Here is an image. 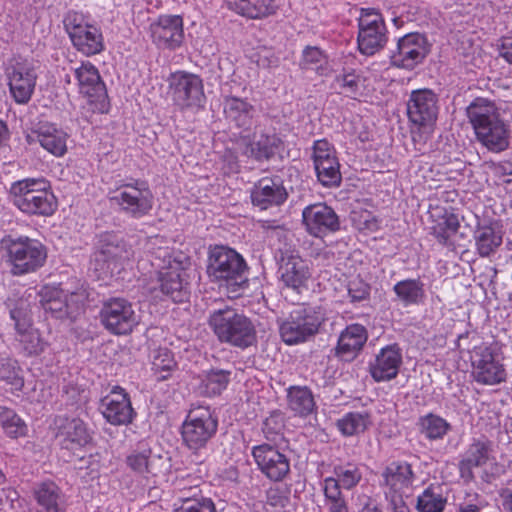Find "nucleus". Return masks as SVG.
Returning <instances> with one entry per match:
<instances>
[{
    "instance_id": "1",
    "label": "nucleus",
    "mask_w": 512,
    "mask_h": 512,
    "mask_svg": "<svg viewBox=\"0 0 512 512\" xmlns=\"http://www.w3.org/2000/svg\"><path fill=\"white\" fill-rule=\"evenodd\" d=\"M477 141L488 151L501 153L510 146L511 130L494 101L478 97L466 108Z\"/></svg>"
},
{
    "instance_id": "2",
    "label": "nucleus",
    "mask_w": 512,
    "mask_h": 512,
    "mask_svg": "<svg viewBox=\"0 0 512 512\" xmlns=\"http://www.w3.org/2000/svg\"><path fill=\"white\" fill-rule=\"evenodd\" d=\"M152 265L158 268L161 291L175 302H182L188 296V274L190 258L181 251L158 248Z\"/></svg>"
},
{
    "instance_id": "3",
    "label": "nucleus",
    "mask_w": 512,
    "mask_h": 512,
    "mask_svg": "<svg viewBox=\"0 0 512 512\" xmlns=\"http://www.w3.org/2000/svg\"><path fill=\"white\" fill-rule=\"evenodd\" d=\"M9 197L22 213L51 216L57 209V200L44 178H25L11 184Z\"/></svg>"
},
{
    "instance_id": "4",
    "label": "nucleus",
    "mask_w": 512,
    "mask_h": 512,
    "mask_svg": "<svg viewBox=\"0 0 512 512\" xmlns=\"http://www.w3.org/2000/svg\"><path fill=\"white\" fill-rule=\"evenodd\" d=\"M0 248L5 252L11 273L16 276L33 273L41 268L47 258L45 246L38 240L27 236H5L0 241Z\"/></svg>"
},
{
    "instance_id": "5",
    "label": "nucleus",
    "mask_w": 512,
    "mask_h": 512,
    "mask_svg": "<svg viewBox=\"0 0 512 512\" xmlns=\"http://www.w3.org/2000/svg\"><path fill=\"white\" fill-rule=\"evenodd\" d=\"M209 324L223 343L247 348L256 341V330L252 321L232 308L214 311L209 317Z\"/></svg>"
},
{
    "instance_id": "6",
    "label": "nucleus",
    "mask_w": 512,
    "mask_h": 512,
    "mask_svg": "<svg viewBox=\"0 0 512 512\" xmlns=\"http://www.w3.org/2000/svg\"><path fill=\"white\" fill-rule=\"evenodd\" d=\"M134 257V251L122 238L113 233L100 236L92 266L98 278L106 279L119 274Z\"/></svg>"
},
{
    "instance_id": "7",
    "label": "nucleus",
    "mask_w": 512,
    "mask_h": 512,
    "mask_svg": "<svg viewBox=\"0 0 512 512\" xmlns=\"http://www.w3.org/2000/svg\"><path fill=\"white\" fill-rule=\"evenodd\" d=\"M245 270V261L235 250L216 246L210 251L207 267L209 277L215 281H224L232 288L231 292H238L246 284Z\"/></svg>"
},
{
    "instance_id": "8",
    "label": "nucleus",
    "mask_w": 512,
    "mask_h": 512,
    "mask_svg": "<svg viewBox=\"0 0 512 512\" xmlns=\"http://www.w3.org/2000/svg\"><path fill=\"white\" fill-rule=\"evenodd\" d=\"M63 22L73 46L81 54L90 57L100 54L105 49L101 29L84 14L69 11Z\"/></svg>"
},
{
    "instance_id": "9",
    "label": "nucleus",
    "mask_w": 512,
    "mask_h": 512,
    "mask_svg": "<svg viewBox=\"0 0 512 512\" xmlns=\"http://www.w3.org/2000/svg\"><path fill=\"white\" fill-rule=\"evenodd\" d=\"M169 94L181 111L203 108L206 96L202 78L187 71H176L168 78Z\"/></svg>"
},
{
    "instance_id": "10",
    "label": "nucleus",
    "mask_w": 512,
    "mask_h": 512,
    "mask_svg": "<svg viewBox=\"0 0 512 512\" xmlns=\"http://www.w3.org/2000/svg\"><path fill=\"white\" fill-rule=\"evenodd\" d=\"M324 321L320 306L301 305L292 310L280 325V335L287 344H297L314 335Z\"/></svg>"
},
{
    "instance_id": "11",
    "label": "nucleus",
    "mask_w": 512,
    "mask_h": 512,
    "mask_svg": "<svg viewBox=\"0 0 512 512\" xmlns=\"http://www.w3.org/2000/svg\"><path fill=\"white\" fill-rule=\"evenodd\" d=\"M218 420L208 406H192L182 424L185 445L194 451L204 448L216 434Z\"/></svg>"
},
{
    "instance_id": "12",
    "label": "nucleus",
    "mask_w": 512,
    "mask_h": 512,
    "mask_svg": "<svg viewBox=\"0 0 512 512\" xmlns=\"http://www.w3.org/2000/svg\"><path fill=\"white\" fill-rule=\"evenodd\" d=\"M126 215L139 219L150 213L154 197L149 184L141 179H130L118 185L111 198Z\"/></svg>"
},
{
    "instance_id": "13",
    "label": "nucleus",
    "mask_w": 512,
    "mask_h": 512,
    "mask_svg": "<svg viewBox=\"0 0 512 512\" xmlns=\"http://www.w3.org/2000/svg\"><path fill=\"white\" fill-rule=\"evenodd\" d=\"M358 49L367 56L374 55L387 43V28L382 15L374 9H362L358 19Z\"/></svg>"
},
{
    "instance_id": "14",
    "label": "nucleus",
    "mask_w": 512,
    "mask_h": 512,
    "mask_svg": "<svg viewBox=\"0 0 512 512\" xmlns=\"http://www.w3.org/2000/svg\"><path fill=\"white\" fill-rule=\"evenodd\" d=\"M439 112L438 97L430 89L411 92L407 102V115L410 122L424 133L430 134L436 123Z\"/></svg>"
},
{
    "instance_id": "15",
    "label": "nucleus",
    "mask_w": 512,
    "mask_h": 512,
    "mask_svg": "<svg viewBox=\"0 0 512 512\" xmlns=\"http://www.w3.org/2000/svg\"><path fill=\"white\" fill-rule=\"evenodd\" d=\"M100 317L103 326L116 335L131 333L139 323V316L132 304L123 298H113L105 302Z\"/></svg>"
},
{
    "instance_id": "16",
    "label": "nucleus",
    "mask_w": 512,
    "mask_h": 512,
    "mask_svg": "<svg viewBox=\"0 0 512 512\" xmlns=\"http://www.w3.org/2000/svg\"><path fill=\"white\" fill-rule=\"evenodd\" d=\"M9 91L17 104H27L34 93L37 67L27 59L17 61L6 70Z\"/></svg>"
},
{
    "instance_id": "17",
    "label": "nucleus",
    "mask_w": 512,
    "mask_h": 512,
    "mask_svg": "<svg viewBox=\"0 0 512 512\" xmlns=\"http://www.w3.org/2000/svg\"><path fill=\"white\" fill-rule=\"evenodd\" d=\"M41 304L46 312L58 318L73 316L83 305V291L69 292L58 286L46 285L40 292Z\"/></svg>"
},
{
    "instance_id": "18",
    "label": "nucleus",
    "mask_w": 512,
    "mask_h": 512,
    "mask_svg": "<svg viewBox=\"0 0 512 512\" xmlns=\"http://www.w3.org/2000/svg\"><path fill=\"white\" fill-rule=\"evenodd\" d=\"M472 376L482 385H497L506 380L504 365L495 359L487 345L475 347L471 355Z\"/></svg>"
},
{
    "instance_id": "19",
    "label": "nucleus",
    "mask_w": 512,
    "mask_h": 512,
    "mask_svg": "<svg viewBox=\"0 0 512 512\" xmlns=\"http://www.w3.org/2000/svg\"><path fill=\"white\" fill-rule=\"evenodd\" d=\"M153 44L160 49L176 50L184 41V21L180 15H160L149 25Z\"/></svg>"
},
{
    "instance_id": "20",
    "label": "nucleus",
    "mask_w": 512,
    "mask_h": 512,
    "mask_svg": "<svg viewBox=\"0 0 512 512\" xmlns=\"http://www.w3.org/2000/svg\"><path fill=\"white\" fill-rule=\"evenodd\" d=\"M429 53V44L425 36L409 33L398 40L397 48L392 52V65L412 70L420 64Z\"/></svg>"
},
{
    "instance_id": "21",
    "label": "nucleus",
    "mask_w": 512,
    "mask_h": 512,
    "mask_svg": "<svg viewBox=\"0 0 512 512\" xmlns=\"http://www.w3.org/2000/svg\"><path fill=\"white\" fill-rule=\"evenodd\" d=\"M312 158L318 180L324 186L340 184V164L334 147L327 140L321 139L314 142Z\"/></svg>"
},
{
    "instance_id": "22",
    "label": "nucleus",
    "mask_w": 512,
    "mask_h": 512,
    "mask_svg": "<svg viewBox=\"0 0 512 512\" xmlns=\"http://www.w3.org/2000/svg\"><path fill=\"white\" fill-rule=\"evenodd\" d=\"M252 455L258 469L271 481H282L290 472L289 459L274 445L255 446Z\"/></svg>"
},
{
    "instance_id": "23",
    "label": "nucleus",
    "mask_w": 512,
    "mask_h": 512,
    "mask_svg": "<svg viewBox=\"0 0 512 512\" xmlns=\"http://www.w3.org/2000/svg\"><path fill=\"white\" fill-rule=\"evenodd\" d=\"M382 478L383 486L386 488V498L390 499V506L393 507V500L396 497L402 498V493L413 485L416 476L411 464L405 461H394L384 468Z\"/></svg>"
},
{
    "instance_id": "24",
    "label": "nucleus",
    "mask_w": 512,
    "mask_h": 512,
    "mask_svg": "<svg viewBox=\"0 0 512 512\" xmlns=\"http://www.w3.org/2000/svg\"><path fill=\"white\" fill-rule=\"evenodd\" d=\"M101 411L112 425H127L135 415L128 394L119 386H114L101 400Z\"/></svg>"
},
{
    "instance_id": "25",
    "label": "nucleus",
    "mask_w": 512,
    "mask_h": 512,
    "mask_svg": "<svg viewBox=\"0 0 512 512\" xmlns=\"http://www.w3.org/2000/svg\"><path fill=\"white\" fill-rule=\"evenodd\" d=\"M303 223L309 234L321 237L339 229V218L335 211L324 203L307 206L302 212Z\"/></svg>"
},
{
    "instance_id": "26",
    "label": "nucleus",
    "mask_w": 512,
    "mask_h": 512,
    "mask_svg": "<svg viewBox=\"0 0 512 512\" xmlns=\"http://www.w3.org/2000/svg\"><path fill=\"white\" fill-rule=\"evenodd\" d=\"M242 153L256 161L269 160L282 146L281 139L274 133L255 131L251 137L245 136L238 141Z\"/></svg>"
},
{
    "instance_id": "27",
    "label": "nucleus",
    "mask_w": 512,
    "mask_h": 512,
    "mask_svg": "<svg viewBox=\"0 0 512 512\" xmlns=\"http://www.w3.org/2000/svg\"><path fill=\"white\" fill-rule=\"evenodd\" d=\"M281 281L287 288L301 293L308 288L312 277V269L308 261L297 254H290L282 258L280 265Z\"/></svg>"
},
{
    "instance_id": "28",
    "label": "nucleus",
    "mask_w": 512,
    "mask_h": 512,
    "mask_svg": "<svg viewBox=\"0 0 512 512\" xmlns=\"http://www.w3.org/2000/svg\"><path fill=\"white\" fill-rule=\"evenodd\" d=\"M11 318L15 321L18 341L26 355H38L42 353L47 343L41 337L39 331L31 326L28 313L22 307L11 310Z\"/></svg>"
},
{
    "instance_id": "29",
    "label": "nucleus",
    "mask_w": 512,
    "mask_h": 512,
    "mask_svg": "<svg viewBox=\"0 0 512 512\" xmlns=\"http://www.w3.org/2000/svg\"><path fill=\"white\" fill-rule=\"evenodd\" d=\"M288 197V193L282 181L276 178L264 177L258 180L251 191L253 205L262 210L272 206L283 204Z\"/></svg>"
},
{
    "instance_id": "30",
    "label": "nucleus",
    "mask_w": 512,
    "mask_h": 512,
    "mask_svg": "<svg viewBox=\"0 0 512 512\" xmlns=\"http://www.w3.org/2000/svg\"><path fill=\"white\" fill-rule=\"evenodd\" d=\"M79 93L93 103L106 94L105 84L101 79L98 68L89 61H83L74 69Z\"/></svg>"
},
{
    "instance_id": "31",
    "label": "nucleus",
    "mask_w": 512,
    "mask_h": 512,
    "mask_svg": "<svg viewBox=\"0 0 512 512\" xmlns=\"http://www.w3.org/2000/svg\"><path fill=\"white\" fill-rule=\"evenodd\" d=\"M402 363L400 349L396 345H389L380 350L375 361L370 365V373L377 382L388 381L395 378Z\"/></svg>"
},
{
    "instance_id": "32",
    "label": "nucleus",
    "mask_w": 512,
    "mask_h": 512,
    "mask_svg": "<svg viewBox=\"0 0 512 512\" xmlns=\"http://www.w3.org/2000/svg\"><path fill=\"white\" fill-rule=\"evenodd\" d=\"M228 8L251 20H261L277 14L278 0H225Z\"/></svg>"
},
{
    "instance_id": "33",
    "label": "nucleus",
    "mask_w": 512,
    "mask_h": 512,
    "mask_svg": "<svg viewBox=\"0 0 512 512\" xmlns=\"http://www.w3.org/2000/svg\"><path fill=\"white\" fill-rule=\"evenodd\" d=\"M57 436L66 449L84 447L92 440L85 422L79 418H64L58 426Z\"/></svg>"
},
{
    "instance_id": "34",
    "label": "nucleus",
    "mask_w": 512,
    "mask_h": 512,
    "mask_svg": "<svg viewBox=\"0 0 512 512\" xmlns=\"http://www.w3.org/2000/svg\"><path fill=\"white\" fill-rule=\"evenodd\" d=\"M368 338L366 328L360 324H351L339 336L336 354L349 361L354 359L362 350Z\"/></svg>"
},
{
    "instance_id": "35",
    "label": "nucleus",
    "mask_w": 512,
    "mask_h": 512,
    "mask_svg": "<svg viewBox=\"0 0 512 512\" xmlns=\"http://www.w3.org/2000/svg\"><path fill=\"white\" fill-rule=\"evenodd\" d=\"M492 443L485 439L473 441L460 462L461 476L472 479V468L487 464L492 459Z\"/></svg>"
},
{
    "instance_id": "36",
    "label": "nucleus",
    "mask_w": 512,
    "mask_h": 512,
    "mask_svg": "<svg viewBox=\"0 0 512 512\" xmlns=\"http://www.w3.org/2000/svg\"><path fill=\"white\" fill-rule=\"evenodd\" d=\"M33 496L44 512H66L61 489L53 481H44L36 485Z\"/></svg>"
},
{
    "instance_id": "37",
    "label": "nucleus",
    "mask_w": 512,
    "mask_h": 512,
    "mask_svg": "<svg viewBox=\"0 0 512 512\" xmlns=\"http://www.w3.org/2000/svg\"><path fill=\"white\" fill-rule=\"evenodd\" d=\"M40 145L55 157H62L67 152L68 134L49 122H40Z\"/></svg>"
},
{
    "instance_id": "38",
    "label": "nucleus",
    "mask_w": 512,
    "mask_h": 512,
    "mask_svg": "<svg viewBox=\"0 0 512 512\" xmlns=\"http://www.w3.org/2000/svg\"><path fill=\"white\" fill-rule=\"evenodd\" d=\"M395 300L403 307L418 306L424 303L426 293L420 279H404L393 286Z\"/></svg>"
},
{
    "instance_id": "39",
    "label": "nucleus",
    "mask_w": 512,
    "mask_h": 512,
    "mask_svg": "<svg viewBox=\"0 0 512 512\" xmlns=\"http://www.w3.org/2000/svg\"><path fill=\"white\" fill-rule=\"evenodd\" d=\"M447 497L440 485L431 484L418 497L416 508L419 512H443Z\"/></svg>"
},
{
    "instance_id": "40",
    "label": "nucleus",
    "mask_w": 512,
    "mask_h": 512,
    "mask_svg": "<svg viewBox=\"0 0 512 512\" xmlns=\"http://www.w3.org/2000/svg\"><path fill=\"white\" fill-rule=\"evenodd\" d=\"M287 399L289 408L299 416H307L315 409L313 394L307 387H290Z\"/></svg>"
},
{
    "instance_id": "41",
    "label": "nucleus",
    "mask_w": 512,
    "mask_h": 512,
    "mask_svg": "<svg viewBox=\"0 0 512 512\" xmlns=\"http://www.w3.org/2000/svg\"><path fill=\"white\" fill-rule=\"evenodd\" d=\"M419 429L421 434L428 440H441L451 430V425L444 418L429 413L419 419Z\"/></svg>"
},
{
    "instance_id": "42",
    "label": "nucleus",
    "mask_w": 512,
    "mask_h": 512,
    "mask_svg": "<svg viewBox=\"0 0 512 512\" xmlns=\"http://www.w3.org/2000/svg\"><path fill=\"white\" fill-rule=\"evenodd\" d=\"M475 240L479 254L487 257L502 244V233L492 226H483L476 231Z\"/></svg>"
},
{
    "instance_id": "43",
    "label": "nucleus",
    "mask_w": 512,
    "mask_h": 512,
    "mask_svg": "<svg viewBox=\"0 0 512 512\" xmlns=\"http://www.w3.org/2000/svg\"><path fill=\"white\" fill-rule=\"evenodd\" d=\"M368 413L350 412L337 421V427L344 436L363 433L370 425Z\"/></svg>"
},
{
    "instance_id": "44",
    "label": "nucleus",
    "mask_w": 512,
    "mask_h": 512,
    "mask_svg": "<svg viewBox=\"0 0 512 512\" xmlns=\"http://www.w3.org/2000/svg\"><path fill=\"white\" fill-rule=\"evenodd\" d=\"M224 112L228 118L235 121L238 126L248 123L252 117L253 106L243 99L227 97L224 101Z\"/></svg>"
},
{
    "instance_id": "45",
    "label": "nucleus",
    "mask_w": 512,
    "mask_h": 512,
    "mask_svg": "<svg viewBox=\"0 0 512 512\" xmlns=\"http://www.w3.org/2000/svg\"><path fill=\"white\" fill-rule=\"evenodd\" d=\"M0 426L10 438L24 437L27 434V425L11 409L0 406Z\"/></svg>"
},
{
    "instance_id": "46",
    "label": "nucleus",
    "mask_w": 512,
    "mask_h": 512,
    "mask_svg": "<svg viewBox=\"0 0 512 512\" xmlns=\"http://www.w3.org/2000/svg\"><path fill=\"white\" fill-rule=\"evenodd\" d=\"M322 488L329 512H349L345 497L332 478H325Z\"/></svg>"
},
{
    "instance_id": "47",
    "label": "nucleus",
    "mask_w": 512,
    "mask_h": 512,
    "mask_svg": "<svg viewBox=\"0 0 512 512\" xmlns=\"http://www.w3.org/2000/svg\"><path fill=\"white\" fill-rule=\"evenodd\" d=\"M334 475L335 477L331 478L336 482L340 490L341 488L350 490L356 487L362 479L359 467L352 463L335 466Z\"/></svg>"
},
{
    "instance_id": "48",
    "label": "nucleus",
    "mask_w": 512,
    "mask_h": 512,
    "mask_svg": "<svg viewBox=\"0 0 512 512\" xmlns=\"http://www.w3.org/2000/svg\"><path fill=\"white\" fill-rule=\"evenodd\" d=\"M459 226V220L455 214L445 213L441 220L432 227V234L439 243L447 245L450 238L456 234Z\"/></svg>"
},
{
    "instance_id": "49",
    "label": "nucleus",
    "mask_w": 512,
    "mask_h": 512,
    "mask_svg": "<svg viewBox=\"0 0 512 512\" xmlns=\"http://www.w3.org/2000/svg\"><path fill=\"white\" fill-rule=\"evenodd\" d=\"M173 512H216L211 499L180 497L173 504Z\"/></svg>"
},
{
    "instance_id": "50",
    "label": "nucleus",
    "mask_w": 512,
    "mask_h": 512,
    "mask_svg": "<svg viewBox=\"0 0 512 512\" xmlns=\"http://www.w3.org/2000/svg\"><path fill=\"white\" fill-rule=\"evenodd\" d=\"M229 382V373L223 370L208 372L202 381V392L207 396L220 394Z\"/></svg>"
},
{
    "instance_id": "51",
    "label": "nucleus",
    "mask_w": 512,
    "mask_h": 512,
    "mask_svg": "<svg viewBox=\"0 0 512 512\" xmlns=\"http://www.w3.org/2000/svg\"><path fill=\"white\" fill-rule=\"evenodd\" d=\"M0 380L19 390L23 387V379L20 376V368L17 362L12 359H0Z\"/></svg>"
},
{
    "instance_id": "52",
    "label": "nucleus",
    "mask_w": 512,
    "mask_h": 512,
    "mask_svg": "<svg viewBox=\"0 0 512 512\" xmlns=\"http://www.w3.org/2000/svg\"><path fill=\"white\" fill-rule=\"evenodd\" d=\"M151 450L133 451L126 458L128 467L135 473L140 475L151 474L152 468L150 463Z\"/></svg>"
},
{
    "instance_id": "53",
    "label": "nucleus",
    "mask_w": 512,
    "mask_h": 512,
    "mask_svg": "<svg viewBox=\"0 0 512 512\" xmlns=\"http://www.w3.org/2000/svg\"><path fill=\"white\" fill-rule=\"evenodd\" d=\"M284 420L280 413H272L263 422L262 431L267 440L277 442L282 439Z\"/></svg>"
},
{
    "instance_id": "54",
    "label": "nucleus",
    "mask_w": 512,
    "mask_h": 512,
    "mask_svg": "<svg viewBox=\"0 0 512 512\" xmlns=\"http://www.w3.org/2000/svg\"><path fill=\"white\" fill-rule=\"evenodd\" d=\"M335 84L341 90V93L353 97L359 90L360 76L354 71L344 72L335 78Z\"/></svg>"
},
{
    "instance_id": "55",
    "label": "nucleus",
    "mask_w": 512,
    "mask_h": 512,
    "mask_svg": "<svg viewBox=\"0 0 512 512\" xmlns=\"http://www.w3.org/2000/svg\"><path fill=\"white\" fill-rule=\"evenodd\" d=\"M326 62V56L318 47L308 46L302 53V66L306 69L322 68V64Z\"/></svg>"
},
{
    "instance_id": "56",
    "label": "nucleus",
    "mask_w": 512,
    "mask_h": 512,
    "mask_svg": "<svg viewBox=\"0 0 512 512\" xmlns=\"http://www.w3.org/2000/svg\"><path fill=\"white\" fill-rule=\"evenodd\" d=\"M370 294V286L362 279L356 277L348 283V295L352 302L365 300Z\"/></svg>"
},
{
    "instance_id": "57",
    "label": "nucleus",
    "mask_w": 512,
    "mask_h": 512,
    "mask_svg": "<svg viewBox=\"0 0 512 512\" xmlns=\"http://www.w3.org/2000/svg\"><path fill=\"white\" fill-rule=\"evenodd\" d=\"M289 502L288 492L279 487H270L266 492V503L274 508H285Z\"/></svg>"
},
{
    "instance_id": "58",
    "label": "nucleus",
    "mask_w": 512,
    "mask_h": 512,
    "mask_svg": "<svg viewBox=\"0 0 512 512\" xmlns=\"http://www.w3.org/2000/svg\"><path fill=\"white\" fill-rule=\"evenodd\" d=\"M152 364L155 371H169L175 365L172 354L167 349L159 350Z\"/></svg>"
},
{
    "instance_id": "59",
    "label": "nucleus",
    "mask_w": 512,
    "mask_h": 512,
    "mask_svg": "<svg viewBox=\"0 0 512 512\" xmlns=\"http://www.w3.org/2000/svg\"><path fill=\"white\" fill-rule=\"evenodd\" d=\"M501 505L505 512H512V481L499 491Z\"/></svg>"
},
{
    "instance_id": "60",
    "label": "nucleus",
    "mask_w": 512,
    "mask_h": 512,
    "mask_svg": "<svg viewBox=\"0 0 512 512\" xmlns=\"http://www.w3.org/2000/svg\"><path fill=\"white\" fill-rule=\"evenodd\" d=\"M500 55L510 64H512V40L502 43Z\"/></svg>"
},
{
    "instance_id": "61",
    "label": "nucleus",
    "mask_w": 512,
    "mask_h": 512,
    "mask_svg": "<svg viewBox=\"0 0 512 512\" xmlns=\"http://www.w3.org/2000/svg\"><path fill=\"white\" fill-rule=\"evenodd\" d=\"M39 131H40V123H38L37 126L35 128H33L30 132L26 133L25 140H26L27 144H29V145H33L36 143L40 144Z\"/></svg>"
},
{
    "instance_id": "62",
    "label": "nucleus",
    "mask_w": 512,
    "mask_h": 512,
    "mask_svg": "<svg viewBox=\"0 0 512 512\" xmlns=\"http://www.w3.org/2000/svg\"><path fill=\"white\" fill-rule=\"evenodd\" d=\"M81 462L88 464V466L86 468L91 470L92 477H94L98 473L99 462L92 455H90L87 459L82 458Z\"/></svg>"
},
{
    "instance_id": "63",
    "label": "nucleus",
    "mask_w": 512,
    "mask_h": 512,
    "mask_svg": "<svg viewBox=\"0 0 512 512\" xmlns=\"http://www.w3.org/2000/svg\"><path fill=\"white\" fill-rule=\"evenodd\" d=\"M391 512H409V508L405 504L403 498L396 497L393 500V507H391Z\"/></svg>"
},
{
    "instance_id": "64",
    "label": "nucleus",
    "mask_w": 512,
    "mask_h": 512,
    "mask_svg": "<svg viewBox=\"0 0 512 512\" xmlns=\"http://www.w3.org/2000/svg\"><path fill=\"white\" fill-rule=\"evenodd\" d=\"M225 161H228L230 170H234L237 167V157L230 150H226L223 155Z\"/></svg>"
}]
</instances>
